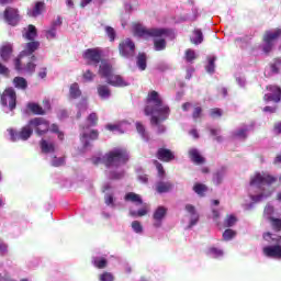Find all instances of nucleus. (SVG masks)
Segmentation results:
<instances>
[{
	"label": "nucleus",
	"instance_id": "obj_24",
	"mask_svg": "<svg viewBox=\"0 0 281 281\" xmlns=\"http://www.w3.org/2000/svg\"><path fill=\"white\" fill-rule=\"evenodd\" d=\"M13 46L10 43H4L1 47V59L8 61L12 58Z\"/></svg>",
	"mask_w": 281,
	"mask_h": 281
},
{
	"label": "nucleus",
	"instance_id": "obj_28",
	"mask_svg": "<svg viewBox=\"0 0 281 281\" xmlns=\"http://www.w3.org/2000/svg\"><path fill=\"white\" fill-rule=\"evenodd\" d=\"M92 265L95 269H106L109 267V260L104 257H93Z\"/></svg>",
	"mask_w": 281,
	"mask_h": 281
},
{
	"label": "nucleus",
	"instance_id": "obj_22",
	"mask_svg": "<svg viewBox=\"0 0 281 281\" xmlns=\"http://www.w3.org/2000/svg\"><path fill=\"white\" fill-rule=\"evenodd\" d=\"M108 85H111V87H128V82L122 78L120 75H112L106 79Z\"/></svg>",
	"mask_w": 281,
	"mask_h": 281
},
{
	"label": "nucleus",
	"instance_id": "obj_27",
	"mask_svg": "<svg viewBox=\"0 0 281 281\" xmlns=\"http://www.w3.org/2000/svg\"><path fill=\"white\" fill-rule=\"evenodd\" d=\"M26 109L33 113V115H45L46 111L38 103L30 102L26 105Z\"/></svg>",
	"mask_w": 281,
	"mask_h": 281
},
{
	"label": "nucleus",
	"instance_id": "obj_42",
	"mask_svg": "<svg viewBox=\"0 0 281 281\" xmlns=\"http://www.w3.org/2000/svg\"><path fill=\"white\" fill-rule=\"evenodd\" d=\"M270 69L272 74H280L281 69V58H276L272 64H270Z\"/></svg>",
	"mask_w": 281,
	"mask_h": 281
},
{
	"label": "nucleus",
	"instance_id": "obj_8",
	"mask_svg": "<svg viewBox=\"0 0 281 281\" xmlns=\"http://www.w3.org/2000/svg\"><path fill=\"white\" fill-rule=\"evenodd\" d=\"M104 56V50L100 47L88 48L82 53V58L86 60L87 65H94L98 67L102 61Z\"/></svg>",
	"mask_w": 281,
	"mask_h": 281
},
{
	"label": "nucleus",
	"instance_id": "obj_3",
	"mask_svg": "<svg viewBox=\"0 0 281 281\" xmlns=\"http://www.w3.org/2000/svg\"><path fill=\"white\" fill-rule=\"evenodd\" d=\"M147 104L145 106V115H153L157 113L158 115H164L161 120H168L170 115V106L164 105V100L159 97V92L150 91L146 100Z\"/></svg>",
	"mask_w": 281,
	"mask_h": 281
},
{
	"label": "nucleus",
	"instance_id": "obj_41",
	"mask_svg": "<svg viewBox=\"0 0 281 281\" xmlns=\"http://www.w3.org/2000/svg\"><path fill=\"white\" fill-rule=\"evenodd\" d=\"M237 222L238 218H236L234 215H227L224 220V227H234Z\"/></svg>",
	"mask_w": 281,
	"mask_h": 281
},
{
	"label": "nucleus",
	"instance_id": "obj_1",
	"mask_svg": "<svg viewBox=\"0 0 281 281\" xmlns=\"http://www.w3.org/2000/svg\"><path fill=\"white\" fill-rule=\"evenodd\" d=\"M133 32L135 36L139 38H154V49L155 52H164L166 47H168V43L164 36H168L170 34V30L161 29V27H151L147 29L146 26L136 23L133 25Z\"/></svg>",
	"mask_w": 281,
	"mask_h": 281
},
{
	"label": "nucleus",
	"instance_id": "obj_29",
	"mask_svg": "<svg viewBox=\"0 0 281 281\" xmlns=\"http://www.w3.org/2000/svg\"><path fill=\"white\" fill-rule=\"evenodd\" d=\"M36 55H32L30 58V61L25 65L24 71L25 74H29L30 76H33V74L36 71Z\"/></svg>",
	"mask_w": 281,
	"mask_h": 281
},
{
	"label": "nucleus",
	"instance_id": "obj_54",
	"mask_svg": "<svg viewBox=\"0 0 281 281\" xmlns=\"http://www.w3.org/2000/svg\"><path fill=\"white\" fill-rule=\"evenodd\" d=\"M132 229H134L136 234H142V232H144V226H142L139 221H134L132 222Z\"/></svg>",
	"mask_w": 281,
	"mask_h": 281
},
{
	"label": "nucleus",
	"instance_id": "obj_16",
	"mask_svg": "<svg viewBox=\"0 0 281 281\" xmlns=\"http://www.w3.org/2000/svg\"><path fill=\"white\" fill-rule=\"evenodd\" d=\"M41 47V43L33 41L26 43L24 49L20 53V58H27L29 56H34V52Z\"/></svg>",
	"mask_w": 281,
	"mask_h": 281
},
{
	"label": "nucleus",
	"instance_id": "obj_6",
	"mask_svg": "<svg viewBox=\"0 0 281 281\" xmlns=\"http://www.w3.org/2000/svg\"><path fill=\"white\" fill-rule=\"evenodd\" d=\"M278 182V177L271 176L267 172H256L250 177V186H255L256 188H262V186H273V183Z\"/></svg>",
	"mask_w": 281,
	"mask_h": 281
},
{
	"label": "nucleus",
	"instance_id": "obj_46",
	"mask_svg": "<svg viewBox=\"0 0 281 281\" xmlns=\"http://www.w3.org/2000/svg\"><path fill=\"white\" fill-rule=\"evenodd\" d=\"M247 128H240L236 132L233 133L234 138H239V139H246L247 138Z\"/></svg>",
	"mask_w": 281,
	"mask_h": 281
},
{
	"label": "nucleus",
	"instance_id": "obj_38",
	"mask_svg": "<svg viewBox=\"0 0 281 281\" xmlns=\"http://www.w3.org/2000/svg\"><path fill=\"white\" fill-rule=\"evenodd\" d=\"M153 164L157 169L159 179H164V177H166V169H164V165L158 160H154Z\"/></svg>",
	"mask_w": 281,
	"mask_h": 281
},
{
	"label": "nucleus",
	"instance_id": "obj_63",
	"mask_svg": "<svg viewBox=\"0 0 281 281\" xmlns=\"http://www.w3.org/2000/svg\"><path fill=\"white\" fill-rule=\"evenodd\" d=\"M186 210L191 216H196V209L192 204H187Z\"/></svg>",
	"mask_w": 281,
	"mask_h": 281
},
{
	"label": "nucleus",
	"instance_id": "obj_26",
	"mask_svg": "<svg viewBox=\"0 0 281 281\" xmlns=\"http://www.w3.org/2000/svg\"><path fill=\"white\" fill-rule=\"evenodd\" d=\"M97 93L101 100H108V98H111V88L106 85H99L97 86Z\"/></svg>",
	"mask_w": 281,
	"mask_h": 281
},
{
	"label": "nucleus",
	"instance_id": "obj_37",
	"mask_svg": "<svg viewBox=\"0 0 281 281\" xmlns=\"http://www.w3.org/2000/svg\"><path fill=\"white\" fill-rule=\"evenodd\" d=\"M105 34L111 43L115 42L117 33L115 32V29H113V26H105Z\"/></svg>",
	"mask_w": 281,
	"mask_h": 281
},
{
	"label": "nucleus",
	"instance_id": "obj_2",
	"mask_svg": "<svg viewBox=\"0 0 281 281\" xmlns=\"http://www.w3.org/2000/svg\"><path fill=\"white\" fill-rule=\"evenodd\" d=\"M130 159L126 148L116 147L105 153L102 158H97L94 164H103L105 168H120V166H126Z\"/></svg>",
	"mask_w": 281,
	"mask_h": 281
},
{
	"label": "nucleus",
	"instance_id": "obj_59",
	"mask_svg": "<svg viewBox=\"0 0 281 281\" xmlns=\"http://www.w3.org/2000/svg\"><path fill=\"white\" fill-rule=\"evenodd\" d=\"M56 30L57 29H52L46 31V38L47 41H54L56 38Z\"/></svg>",
	"mask_w": 281,
	"mask_h": 281
},
{
	"label": "nucleus",
	"instance_id": "obj_40",
	"mask_svg": "<svg viewBox=\"0 0 281 281\" xmlns=\"http://www.w3.org/2000/svg\"><path fill=\"white\" fill-rule=\"evenodd\" d=\"M104 203L108 207H115V195L113 193H106L104 195Z\"/></svg>",
	"mask_w": 281,
	"mask_h": 281
},
{
	"label": "nucleus",
	"instance_id": "obj_14",
	"mask_svg": "<svg viewBox=\"0 0 281 281\" xmlns=\"http://www.w3.org/2000/svg\"><path fill=\"white\" fill-rule=\"evenodd\" d=\"M267 89L269 91H271L272 93H267L263 95L265 102H274L276 104L281 102V88L280 87L269 86V87H267Z\"/></svg>",
	"mask_w": 281,
	"mask_h": 281
},
{
	"label": "nucleus",
	"instance_id": "obj_31",
	"mask_svg": "<svg viewBox=\"0 0 281 281\" xmlns=\"http://www.w3.org/2000/svg\"><path fill=\"white\" fill-rule=\"evenodd\" d=\"M69 94L72 100H76L82 95V91H80V86L77 82L72 83L69 88Z\"/></svg>",
	"mask_w": 281,
	"mask_h": 281
},
{
	"label": "nucleus",
	"instance_id": "obj_44",
	"mask_svg": "<svg viewBox=\"0 0 281 281\" xmlns=\"http://www.w3.org/2000/svg\"><path fill=\"white\" fill-rule=\"evenodd\" d=\"M148 214V209L145 206L138 211H130V216H133L134 218L146 216Z\"/></svg>",
	"mask_w": 281,
	"mask_h": 281
},
{
	"label": "nucleus",
	"instance_id": "obj_13",
	"mask_svg": "<svg viewBox=\"0 0 281 281\" xmlns=\"http://www.w3.org/2000/svg\"><path fill=\"white\" fill-rule=\"evenodd\" d=\"M168 216V207L160 205L153 213V227L159 229L164 225V218Z\"/></svg>",
	"mask_w": 281,
	"mask_h": 281
},
{
	"label": "nucleus",
	"instance_id": "obj_10",
	"mask_svg": "<svg viewBox=\"0 0 281 281\" xmlns=\"http://www.w3.org/2000/svg\"><path fill=\"white\" fill-rule=\"evenodd\" d=\"M30 126L35 130V133L41 137L49 133V121L43 117H34L30 120Z\"/></svg>",
	"mask_w": 281,
	"mask_h": 281
},
{
	"label": "nucleus",
	"instance_id": "obj_43",
	"mask_svg": "<svg viewBox=\"0 0 281 281\" xmlns=\"http://www.w3.org/2000/svg\"><path fill=\"white\" fill-rule=\"evenodd\" d=\"M269 221L272 225V229H274V232H281V218L278 217H269Z\"/></svg>",
	"mask_w": 281,
	"mask_h": 281
},
{
	"label": "nucleus",
	"instance_id": "obj_9",
	"mask_svg": "<svg viewBox=\"0 0 281 281\" xmlns=\"http://www.w3.org/2000/svg\"><path fill=\"white\" fill-rule=\"evenodd\" d=\"M119 53L123 58H133L135 56V42L128 37L122 40L119 43Z\"/></svg>",
	"mask_w": 281,
	"mask_h": 281
},
{
	"label": "nucleus",
	"instance_id": "obj_23",
	"mask_svg": "<svg viewBox=\"0 0 281 281\" xmlns=\"http://www.w3.org/2000/svg\"><path fill=\"white\" fill-rule=\"evenodd\" d=\"M124 201H126V203H134L135 205H144V200L142 199V195L135 192L126 193L124 196Z\"/></svg>",
	"mask_w": 281,
	"mask_h": 281
},
{
	"label": "nucleus",
	"instance_id": "obj_5",
	"mask_svg": "<svg viewBox=\"0 0 281 281\" xmlns=\"http://www.w3.org/2000/svg\"><path fill=\"white\" fill-rule=\"evenodd\" d=\"M281 37V29H276L274 31H265L262 35V52L263 54H271L273 47H276V42Z\"/></svg>",
	"mask_w": 281,
	"mask_h": 281
},
{
	"label": "nucleus",
	"instance_id": "obj_64",
	"mask_svg": "<svg viewBox=\"0 0 281 281\" xmlns=\"http://www.w3.org/2000/svg\"><path fill=\"white\" fill-rule=\"evenodd\" d=\"M273 131L277 133V135H281V122L274 123Z\"/></svg>",
	"mask_w": 281,
	"mask_h": 281
},
{
	"label": "nucleus",
	"instance_id": "obj_17",
	"mask_svg": "<svg viewBox=\"0 0 281 281\" xmlns=\"http://www.w3.org/2000/svg\"><path fill=\"white\" fill-rule=\"evenodd\" d=\"M188 155L190 161H192V164H194L195 166H203V164H205V157L201 155V151H199V149L191 148L189 149Z\"/></svg>",
	"mask_w": 281,
	"mask_h": 281
},
{
	"label": "nucleus",
	"instance_id": "obj_45",
	"mask_svg": "<svg viewBox=\"0 0 281 281\" xmlns=\"http://www.w3.org/2000/svg\"><path fill=\"white\" fill-rule=\"evenodd\" d=\"M109 179L111 181H120V179H124V171H110Z\"/></svg>",
	"mask_w": 281,
	"mask_h": 281
},
{
	"label": "nucleus",
	"instance_id": "obj_47",
	"mask_svg": "<svg viewBox=\"0 0 281 281\" xmlns=\"http://www.w3.org/2000/svg\"><path fill=\"white\" fill-rule=\"evenodd\" d=\"M210 117H212L213 120H216L218 117H223V111L221 110V108H213L210 110Z\"/></svg>",
	"mask_w": 281,
	"mask_h": 281
},
{
	"label": "nucleus",
	"instance_id": "obj_50",
	"mask_svg": "<svg viewBox=\"0 0 281 281\" xmlns=\"http://www.w3.org/2000/svg\"><path fill=\"white\" fill-rule=\"evenodd\" d=\"M215 63H216V57L209 58V64L206 66L207 74H214V69L216 67Z\"/></svg>",
	"mask_w": 281,
	"mask_h": 281
},
{
	"label": "nucleus",
	"instance_id": "obj_36",
	"mask_svg": "<svg viewBox=\"0 0 281 281\" xmlns=\"http://www.w3.org/2000/svg\"><path fill=\"white\" fill-rule=\"evenodd\" d=\"M184 59L187 63H194L196 60V53L192 48H188L184 53Z\"/></svg>",
	"mask_w": 281,
	"mask_h": 281
},
{
	"label": "nucleus",
	"instance_id": "obj_51",
	"mask_svg": "<svg viewBox=\"0 0 281 281\" xmlns=\"http://www.w3.org/2000/svg\"><path fill=\"white\" fill-rule=\"evenodd\" d=\"M87 137H89L90 139H98V137H100V133L98 132V130H92L90 134L83 133L81 135V139H87Z\"/></svg>",
	"mask_w": 281,
	"mask_h": 281
},
{
	"label": "nucleus",
	"instance_id": "obj_19",
	"mask_svg": "<svg viewBox=\"0 0 281 281\" xmlns=\"http://www.w3.org/2000/svg\"><path fill=\"white\" fill-rule=\"evenodd\" d=\"M172 188H175V184L170 181H158L155 186V190L158 192V194L171 192Z\"/></svg>",
	"mask_w": 281,
	"mask_h": 281
},
{
	"label": "nucleus",
	"instance_id": "obj_57",
	"mask_svg": "<svg viewBox=\"0 0 281 281\" xmlns=\"http://www.w3.org/2000/svg\"><path fill=\"white\" fill-rule=\"evenodd\" d=\"M88 122L91 126H98V114L95 112L90 113Z\"/></svg>",
	"mask_w": 281,
	"mask_h": 281
},
{
	"label": "nucleus",
	"instance_id": "obj_4",
	"mask_svg": "<svg viewBox=\"0 0 281 281\" xmlns=\"http://www.w3.org/2000/svg\"><path fill=\"white\" fill-rule=\"evenodd\" d=\"M271 236V233L263 234L265 240H268V243L274 240L276 243L273 246L263 247V255H266L267 258H276L277 260H281V236H278L276 239H273ZM269 238H271V240H269Z\"/></svg>",
	"mask_w": 281,
	"mask_h": 281
},
{
	"label": "nucleus",
	"instance_id": "obj_33",
	"mask_svg": "<svg viewBox=\"0 0 281 281\" xmlns=\"http://www.w3.org/2000/svg\"><path fill=\"white\" fill-rule=\"evenodd\" d=\"M193 192H195L198 196H205V192H207V186L198 182L193 186Z\"/></svg>",
	"mask_w": 281,
	"mask_h": 281
},
{
	"label": "nucleus",
	"instance_id": "obj_56",
	"mask_svg": "<svg viewBox=\"0 0 281 281\" xmlns=\"http://www.w3.org/2000/svg\"><path fill=\"white\" fill-rule=\"evenodd\" d=\"M99 280L100 281H114L115 277H113V273H111V272H103L102 274H100Z\"/></svg>",
	"mask_w": 281,
	"mask_h": 281
},
{
	"label": "nucleus",
	"instance_id": "obj_32",
	"mask_svg": "<svg viewBox=\"0 0 281 281\" xmlns=\"http://www.w3.org/2000/svg\"><path fill=\"white\" fill-rule=\"evenodd\" d=\"M13 83L16 89H21L22 91H25V89H27V80L23 77H15L13 79Z\"/></svg>",
	"mask_w": 281,
	"mask_h": 281
},
{
	"label": "nucleus",
	"instance_id": "obj_53",
	"mask_svg": "<svg viewBox=\"0 0 281 281\" xmlns=\"http://www.w3.org/2000/svg\"><path fill=\"white\" fill-rule=\"evenodd\" d=\"M209 254L211 256H213V258H221V257H223V250H221V249H218L216 247H211L209 249Z\"/></svg>",
	"mask_w": 281,
	"mask_h": 281
},
{
	"label": "nucleus",
	"instance_id": "obj_11",
	"mask_svg": "<svg viewBox=\"0 0 281 281\" xmlns=\"http://www.w3.org/2000/svg\"><path fill=\"white\" fill-rule=\"evenodd\" d=\"M3 21L7 22L8 25H12V27L19 25V21H21V14H19V9L14 7H7L2 13Z\"/></svg>",
	"mask_w": 281,
	"mask_h": 281
},
{
	"label": "nucleus",
	"instance_id": "obj_52",
	"mask_svg": "<svg viewBox=\"0 0 281 281\" xmlns=\"http://www.w3.org/2000/svg\"><path fill=\"white\" fill-rule=\"evenodd\" d=\"M52 166L54 168H60V166H65V157H54L52 160Z\"/></svg>",
	"mask_w": 281,
	"mask_h": 281
},
{
	"label": "nucleus",
	"instance_id": "obj_49",
	"mask_svg": "<svg viewBox=\"0 0 281 281\" xmlns=\"http://www.w3.org/2000/svg\"><path fill=\"white\" fill-rule=\"evenodd\" d=\"M192 117L196 122V120H201L203 117V108L195 106L192 112Z\"/></svg>",
	"mask_w": 281,
	"mask_h": 281
},
{
	"label": "nucleus",
	"instance_id": "obj_55",
	"mask_svg": "<svg viewBox=\"0 0 281 281\" xmlns=\"http://www.w3.org/2000/svg\"><path fill=\"white\" fill-rule=\"evenodd\" d=\"M82 78L86 80V82H93L95 75L91 70H86L82 75Z\"/></svg>",
	"mask_w": 281,
	"mask_h": 281
},
{
	"label": "nucleus",
	"instance_id": "obj_15",
	"mask_svg": "<svg viewBox=\"0 0 281 281\" xmlns=\"http://www.w3.org/2000/svg\"><path fill=\"white\" fill-rule=\"evenodd\" d=\"M156 157L164 164H170V161H175V151L165 147H160L156 151Z\"/></svg>",
	"mask_w": 281,
	"mask_h": 281
},
{
	"label": "nucleus",
	"instance_id": "obj_48",
	"mask_svg": "<svg viewBox=\"0 0 281 281\" xmlns=\"http://www.w3.org/2000/svg\"><path fill=\"white\" fill-rule=\"evenodd\" d=\"M235 236H236V231H234L232 228H227L223 233V239L226 240V241L232 240V238H235Z\"/></svg>",
	"mask_w": 281,
	"mask_h": 281
},
{
	"label": "nucleus",
	"instance_id": "obj_25",
	"mask_svg": "<svg viewBox=\"0 0 281 281\" xmlns=\"http://www.w3.org/2000/svg\"><path fill=\"white\" fill-rule=\"evenodd\" d=\"M43 12H45V2L36 1L33 10L29 12V16H33V18L41 16Z\"/></svg>",
	"mask_w": 281,
	"mask_h": 281
},
{
	"label": "nucleus",
	"instance_id": "obj_18",
	"mask_svg": "<svg viewBox=\"0 0 281 281\" xmlns=\"http://www.w3.org/2000/svg\"><path fill=\"white\" fill-rule=\"evenodd\" d=\"M99 76L105 78L106 80L113 75V66L108 61L102 60L99 66Z\"/></svg>",
	"mask_w": 281,
	"mask_h": 281
},
{
	"label": "nucleus",
	"instance_id": "obj_39",
	"mask_svg": "<svg viewBox=\"0 0 281 281\" xmlns=\"http://www.w3.org/2000/svg\"><path fill=\"white\" fill-rule=\"evenodd\" d=\"M36 26L30 24L29 25V31L25 34V38H27V41H34V38H36Z\"/></svg>",
	"mask_w": 281,
	"mask_h": 281
},
{
	"label": "nucleus",
	"instance_id": "obj_58",
	"mask_svg": "<svg viewBox=\"0 0 281 281\" xmlns=\"http://www.w3.org/2000/svg\"><path fill=\"white\" fill-rule=\"evenodd\" d=\"M213 183L215 186H221V183H223V173L221 172H215L213 175Z\"/></svg>",
	"mask_w": 281,
	"mask_h": 281
},
{
	"label": "nucleus",
	"instance_id": "obj_7",
	"mask_svg": "<svg viewBox=\"0 0 281 281\" xmlns=\"http://www.w3.org/2000/svg\"><path fill=\"white\" fill-rule=\"evenodd\" d=\"M9 135L11 137V142H27V139L34 135V130L32 125H30L29 121L27 125L23 126L20 131L10 128Z\"/></svg>",
	"mask_w": 281,
	"mask_h": 281
},
{
	"label": "nucleus",
	"instance_id": "obj_34",
	"mask_svg": "<svg viewBox=\"0 0 281 281\" xmlns=\"http://www.w3.org/2000/svg\"><path fill=\"white\" fill-rule=\"evenodd\" d=\"M136 65L140 69V71H146V55L144 53L138 54Z\"/></svg>",
	"mask_w": 281,
	"mask_h": 281
},
{
	"label": "nucleus",
	"instance_id": "obj_20",
	"mask_svg": "<svg viewBox=\"0 0 281 281\" xmlns=\"http://www.w3.org/2000/svg\"><path fill=\"white\" fill-rule=\"evenodd\" d=\"M40 148L44 155H49L52 153H56V144L54 142H48L45 138L40 140Z\"/></svg>",
	"mask_w": 281,
	"mask_h": 281
},
{
	"label": "nucleus",
	"instance_id": "obj_60",
	"mask_svg": "<svg viewBox=\"0 0 281 281\" xmlns=\"http://www.w3.org/2000/svg\"><path fill=\"white\" fill-rule=\"evenodd\" d=\"M60 25H63V18L57 16V19L52 22L50 27L53 30H58V27H60Z\"/></svg>",
	"mask_w": 281,
	"mask_h": 281
},
{
	"label": "nucleus",
	"instance_id": "obj_62",
	"mask_svg": "<svg viewBox=\"0 0 281 281\" xmlns=\"http://www.w3.org/2000/svg\"><path fill=\"white\" fill-rule=\"evenodd\" d=\"M37 78H41V80H45V78H47V67H42L40 69Z\"/></svg>",
	"mask_w": 281,
	"mask_h": 281
},
{
	"label": "nucleus",
	"instance_id": "obj_30",
	"mask_svg": "<svg viewBox=\"0 0 281 281\" xmlns=\"http://www.w3.org/2000/svg\"><path fill=\"white\" fill-rule=\"evenodd\" d=\"M190 41L193 45H201V43H203V31L195 29L193 31V37H191Z\"/></svg>",
	"mask_w": 281,
	"mask_h": 281
},
{
	"label": "nucleus",
	"instance_id": "obj_21",
	"mask_svg": "<svg viewBox=\"0 0 281 281\" xmlns=\"http://www.w3.org/2000/svg\"><path fill=\"white\" fill-rule=\"evenodd\" d=\"M158 115L159 116L151 115L150 124L153 126H157V133H158V135H161V134L166 133V126L161 125L160 122H166V120H162L164 114H158Z\"/></svg>",
	"mask_w": 281,
	"mask_h": 281
},
{
	"label": "nucleus",
	"instance_id": "obj_12",
	"mask_svg": "<svg viewBox=\"0 0 281 281\" xmlns=\"http://www.w3.org/2000/svg\"><path fill=\"white\" fill-rule=\"evenodd\" d=\"M2 106H9V111L16 109V91L13 88H7L1 97Z\"/></svg>",
	"mask_w": 281,
	"mask_h": 281
},
{
	"label": "nucleus",
	"instance_id": "obj_61",
	"mask_svg": "<svg viewBox=\"0 0 281 281\" xmlns=\"http://www.w3.org/2000/svg\"><path fill=\"white\" fill-rule=\"evenodd\" d=\"M22 58H23V57H21V55H19V57L15 58V60H14L15 69H16L18 71H24L23 65L21 64V59H22Z\"/></svg>",
	"mask_w": 281,
	"mask_h": 281
},
{
	"label": "nucleus",
	"instance_id": "obj_35",
	"mask_svg": "<svg viewBox=\"0 0 281 281\" xmlns=\"http://www.w3.org/2000/svg\"><path fill=\"white\" fill-rule=\"evenodd\" d=\"M136 131L143 139L148 140V133L146 132V127L144 124H142V122H136Z\"/></svg>",
	"mask_w": 281,
	"mask_h": 281
}]
</instances>
